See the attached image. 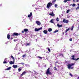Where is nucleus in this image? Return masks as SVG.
Returning <instances> with one entry per match:
<instances>
[{"mask_svg": "<svg viewBox=\"0 0 79 79\" xmlns=\"http://www.w3.org/2000/svg\"><path fill=\"white\" fill-rule=\"evenodd\" d=\"M70 11V10H68L67 11V13H69V12Z\"/></svg>", "mask_w": 79, "mask_h": 79, "instance_id": "f704fd0d", "label": "nucleus"}, {"mask_svg": "<svg viewBox=\"0 0 79 79\" xmlns=\"http://www.w3.org/2000/svg\"><path fill=\"white\" fill-rule=\"evenodd\" d=\"M52 3H53V4H54V3H55V2H56V0H52Z\"/></svg>", "mask_w": 79, "mask_h": 79, "instance_id": "393cba45", "label": "nucleus"}, {"mask_svg": "<svg viewBox=\"0 0 79 79\" xmlns=\"http://www.w3.org/2000/svg\"><path fill=\"white\" fill-rule=\"evenodd\" d=\"M4 60H6V61H7V60H6V59H5Z\"/></svg>", "mask_w": 79, "mask_h": 79, "instance_id": "052dcab7", "label": "nucleus"}, {"mask_svg": "<svg viewBox=\"0 0 79 79\" xmlns=\"http://www.w3.org/2000/svg\"><path fill=\"white\" fill-rule=\"evenodd\" d=\"M58 32V30H56L55 31H54L53 32L54 33H56V32Z\"/></svg>", "mask_w": 79, "mask_h": 79, "instance_id": "cd10ccee", "label": "nucleus"}, {"mask_svg": "<svg viewBox=\"0 0 79 79\" xmlns=\"http://www.w3.org/2000/svg\"><path fill=\"white\" fill-rule=\"evenodd\" d=\"M19 64H22L23 65V64H24V63H19Z\"/></svg>", "mask_w": 79, "mask_h": 79, "instance_id": "72a5a7b5", "label": "nucleus"}, {"mask_svg": "<svg viewBox=\"0 0 79 79\" xmlns=\"http://www.w3.org/2000/svg\"><path fill=\"white\" fill-rule=\"evenodd\" d=\"M14 60H13V61H10V62H9L10 64H14Z\"/></svg>", "mask_w": 79, "mask_h": 79, "instance_id": "f3484780", "label": "nucleus"}, {"mask_svg": "<svg viewBox=\"0 0 79 79\" xmlns=\"http://www.w3.org/2000/svg\"><path fill=\"white\" fill-rule=\"evenodd\" d=\"M11 68V67H10L9 68H7L6 69H5V70H6L7 71H9V70H10V69Z\"/></svg>", "mask_w": 79, "mask_h": 79, "instance_id": "a211bd4d", "label": "nucleus"}, {"mask_svg": "<svg viewBox=\"0 0 79 79\" xmlns=\"http://www.w3.org/2000/svg\"><path fill=\"white\" fill-rule=\"evenodd\" d=\"M72 6H76V4H73Z\"/></svg>", "mask_w": 79, "mask_h": 79, "instance_id": "4c0bfd02", "label": "nucleus"}, {"mask_svg": "<svg viewBox=\"0 0 79 79\" xmlns=\"http://www.w3.org/2000/svg\"><path fill=\"white\" fill-rule=\"evenodd\" d=\"M32 75V76H34V74H32L31 75Z\"/></svg>", "mask_w": 79, "mask_h": 79, "instance_id": "680f3d73", "label": "nucleus"}, {"mask_svg": "<svg viewBox=\"0 0 79 79\" xmlns=\"http://www.w3.org/2000/svg\"><path fill=\"white\" fill-rule=\"evenodd\" d=\"M73 28H74V26H72L71 27V31H73Z\"/></svg>", "mask_w": 79, "mask_h": 79, "instance_id": "7c9ffc66", "label": "nucleus"}, {"mask_svg": "<svg viewBox=\"0 0 79 79\" xmlns=\"http://www.w3.org/2000/svg\"><path fill=\"white\" fill-rule=\"evenodd\" d=\"M55 6L56 8V7L58 6V5H57V4H55Z\"/></svg>", "mask_w": 79, "mask_h": 79, "instance_id": "ea45409f", "label": "nucleus"}, {"mask_svg": "<svg viewBox=\"0 0 79 79\" xmlns=\"http://www.w3.org/2000/svg\"><path fill=\"white\" fill-rule=\"evenodd\" d=\"M63 22L64 23H66L67 24H68V20L64 19L63 20Z\"/></svg>", "mask_w": 79, "mask_h": 79, "instance_id": "1a4fd4ad", "label": "nucleus"}, {"mask_svg": "<svg viewBox=\"0 0 79 79\" xmlns=\"http://www.w3.org/2000/svg\"><path fill=\"white\" fill-rule=\"evenodd\" d=\"M57 26L58 27H62V25H60L58 24H57Z\"/></svg>", "mask_w": 79, "mask_h": 79, "instance_id": "f8f14e48", "label": "nucleus"}, {"mask_svg": "<svg viewBox=\"0 0 79 79\" xmlns=\"http://www.w3.org/2000/svg\"><path fill=\"white\" fill-rule=\"evenodd\" d=\"M16 40H14V42H16Z\"/></svg>", "mask_w": 79, "mask_h": 79, "instance_id": "13d9d810", "label": "nucleus"}, {"mask_svg": "<svg viewBox=\"0 0 79 79\" xmlns=\"http://www.w3.org/2000/svg\"><path fill=\"white\" fill-rule=\"evenodd\" d=\"M42 29V27H41L38 28H35V31L36 32L39 31H40L41 29Z\"/></svg>", "mask_w": 79, "mask_h": 79, "instance_id": "39448f33", "label": "nucleus"}, {"mask_svg": "<svg viewBox=\"0 0 79 79\" xmlns=\"http://www.w3.org/2000/svg\"><path fill=\"white\" fill-rule=\"evenodd\" d=\"M26 55H23L22 56V57L23 58H24V57H26Z\"/></svg>", "mask_w": 79, "mask_h": 79, "instance_id": "2f4dec72", "label": "nucleus"}, {"mask_svg": "<svg viewBox=\"0 0 79 79\" xmlns=\"http://www.w3.org/2000/svg\"><path fill=\"white\" fill-rule=\"evenodd\" d=\"M20 54V53H19V52L18 53V54Z\"/></svg>", "mask_w": 79, "mask_h": 79, "instance_id": "338daca9", "label": "nucleus"}, {"mask_svg": "<svg viewBox=\"0 0 79 79\" xmlns=\"http://www.w3.org/2000/svg\"><path fill=\"white\" fill-rule=\"evenodd\" d=\"M73 50L72 49H71L70 50V52H72Z\"/></svg>", "mask_w": 79, "mask_h": 79, "instance_id": "8fccbe9b", "label": "nucleus"}, {"mask_svg": "<svg viewBox=\"0 0 79 79\" xmlns=\"http://www.w3.org/2000/svg\"><path fill=\"white\" fill-rule=\"evenodd\" d=\"M78 7H79V4H78Z\"/></svg>", "mask_w": 79, "mask_h": 79, "instance_id": "774afa93", "label": "nucleus"}, {"mask_svg": "<svg viewBox=\"0 0 79 79\" xmlns=\"http://www.w3.org/2000/svg\"><path fill=\"white\" fill-rule=\"evenodd\" d=\"M11 39H13V38H11Z\"/></svg>", "mask_w": 79, "mask_h": 79, "instance_id": "69168bd1", "label": "nucleus"}, {"mask_svg": "<svg viewBox=\"0 0 79 79\" xmlns=\"http://www.w3.org/2000/svg\"><path fill=\"white\" fill-rule=\"evenodd\" d=\"M74 64H75L74 63L71 64H69L68 65V68L69 69H73V68H74V67H71L72 66H74Z\"/></svg>", "mask_w": 79, "mask_h": 79, "instance_id": "f257e3e1", "label": "nucleus"}, {"mask_svg": "<svg viewBox=\"0 0 79 79\" xmlns=\"http://www.w3.org/2000/svg\"><path fill=\"white\" fill-rule=\"evenodd\" d=\"M53 19H52L51 20V21L50 22V23H54V22H53Z\"/></svg>", "mask_w": 79, "mask_h": 79, "instance_id": "412c9836", "label": "nucleus"}, {"mask_svg": "<svg viewBox=\"0 0 79 79\" xmlns=\"http://www.w3.org/2000/svg\"><path fill=\"white\" fill-rule=\"evenodd\" d=\"M23 31L25 32H27V31H28V29H24Z\"/></svg>", "mask_w": 79, "mask_h": 79, "instance_id": "aec40b11", "label": "nucleus"}, {"mask_svg": "<svg viewBox=\"0 0 79 79\" xmlns=\"http://www.w3.org/2000/svg\"><path fill=\"white\" fill-rule=\"evenodd\" d=\"M70 29L69 28H68L66 30V32H67V31H69Z\"/></svg>", "mask_w": 79, "mask_h": 79, "instance_id": "a878e982", "label": "nucleus"}, {"mask_svg": "<svg viewBox=\"0 0 79 79\" xmlns=\"http://www.w3.org/2000/svg\"><path fill=\"white\" fill-rule=\"evenodd\" d=\"M69 75L71 77H73V74H72L71 73H69Z\"/></svg>", "mask_w": 79, "mask_h": 79, "instance_id": "473e14b6", "label": "nucleus"}, {"mask_svg": "<svg viewBox=\"0 0 79 79\" xmlns=\"http://www.w3.org/2000/svg\"><path fill=\"white\" fill-rule=\"evenodd\" d=\"M29 19L31 21H32V18L31 19V18H30Z\"/></svg>", "mask_w": 79, "mask_h": 79, "instance_id": "37998d69", "label": "nucleus"}, {"mask_svg": "<svg viewBox=\"0 0 79 79\" xmlns=\"http://www.w3.org/2000/svg\"><path fill=\"white\" fill-rule=\"evenodd\" d=\"M60 56H63V57H64L63 54H60Z\"/></svg>", "mask_w": 79, "mask_h": 79, "instance_id": "bb28decb", "label": "nucleus"}, {"mask_svg": "<svg viewBox=\"0 0 79 79\" xmlns=\"http://www.w3.org/2000/svg\"><path fill=\"white\" fill-rule=\"evenodd\" d=\"M18 60H19V59H20V58L19 57L18 58Z\"/></svg>", "mask_w": 79, "mask_h": 79, "instance_id": "bf43d9fd", "label": "nucleus"}, {"mask_svg": "<svg viewBox=\"0 0 79 79\" xmlns=\"http://www.w3.org/2000/svg\"><path fill=\"white\" fill-rule=\"evenodd\" d=\"M2 4H0V6H2Z\"/></svg>", "mask_w": 79, "mask_h": 79, "instance_id": "0e129e2a", "label": "nucleus"}, {"mask_svg": "<svg viewBox=\"0 0 79 79\" xmlns=\"http://www.w3.org/2000/svg\"><path fill=\"white\" fill-rule=\"evenodd\" d=\"M18 35H19V34L17 33H14L12 34V36H15V35H16V36H18Z\"/></svg>", "mask_w": 79, "mask_h": 79, "instance_id": "423d86ee", "label": "nucleus"}, {"mask_svg": "<svg viewBox=\"0 0 79 79\" xmlns=\"http://www.w3.org/2000/svg\"><path fill=\"white\" fill-rule=\"evenodd\" d=\"M22 67H20L18 69L19 72H20V71H21L22 70Z\"/></svg>", "mask_w": 79, "mask_h": 79, "instance_id": "2eb2a0df", "label": "nucleus"}, {"mask_svg": "<svg viewBox=\"0 0 79 79\" xmlns=\"http://www.w3.org/2000/svg\"><path fill=\"white\" fill-rule=\"evenodd\" d=\"M49 15H50V16H54L55 15V14L53 13V11H52V13H49Z\"/></svg>", "mask_w": 79, "mask_h": 79, "instance_id": "9d476101", "label": "nucleus"}, {"mask_svg": "<svg viewBox=\"0 0 79 79\" xmlns=\"http://www.w3.org/2000/svg\"><path fill=\"white\" fill-rule=\"evenodd\" d=\"M63 51H64V52H66V49H65V48H64V49L63 50Z\"/></svg>", "mask_w": 79, "mask_h": 79, "instance_id": "c03bdc74", "label": "nucleus"}, {"mask_svg": "<svg viewBox=\"0 0 79 79\" xmlns=\"http://www.w3.org/2000/svg\"><path fill=\"white\" fill-rule=\"evenodd\" d=\"M43 32L45 34H46L48 33V31L47 30H44L43 31Z\"/></svg>", "mask_w": 79, "mask_h": 79, "instance_id": "4468645a", "label": "nucleus"}, {"mask_svg": "<svg viewBox=\"0 0 79 79\" xmlns=\"http://www.w3.org/2000/svg\"><path fill=\"white\" fill-rule=\"evenodd\" d=\"M39 8H36V10H39Z\"/></svg>", "mask_w": 79, "mask_h": 79, "instance_id": "5fc2aeb1", "label": "nucleus"}, {"mask_svg": "<svg viewBox=\"0 0 79 79\" xmlns=\"http://www.w3.org/2000/svg\"><path fill=\"white\" fill-rule=\"evenodd\" d=\"M69 40H70V41H72V40H73L72 39V38H70L69 39Z\"/></svg>", "mask_w": 79, "mask_h": 79, "instance_id": "a19ab883", "label": "nucleus"}, {"mask_svg": "<svg viewBox=\"0 0 79 79\" xmlns=\"http://www.w3.org/2000/svg\"><path fill=\"white\" fill-rule=\"evenodd\" d=\"M48 51H49V52H50V48H48Z\"/></svg>", "mask_w": 79, "mask_h": 79, "instance_id": "79ce46f5", "label": "nucleus"}, {"mask_svg": "<svg viewBox=\"0 0 79 79\" xmlns=\"http://www.w3.org/2000/svg\"><path fill=\"white\" fill-rule=\"evenodd\" d=\"M57 21L58 22L59 21V19L58 18H57L56 19Z\"/></svg>", "mask_w": 79, "mask_h": 79, "instance_id": "58836bf2", "label": "nucleus"}, {"mask_svg": "<svg viewBox=\"0 0 79 79\" xmlns=\"http://www.w3.org/2000/svg\"><path fill=\"white\" fill-rule=\"evenodd\" d=\"M67 0H64V3H66V2H67Z\"/></svg>", "mask_w": 79, "mask_h": 79, "instance_id": "e433bc0d", "label": "nucleus"}, {"mask_svg": "<svg viewBox=\"0 0 79 79\" xmlns=\"http://www.w3.org/2000/svg\"><path fill=\"white\" fill-rule=\"evenodd\" d=\"M79 6H78L77 7V8H76V10H77L78 9H79Z\"/></svg>", "mask_w": 79, "mask_h": 79, "instance_id": "a18cd8bd", "label": "nucleus"}, {"mask_svg": "<svg viewBox=\"0 0 79 79\" xmlns=\"http://www.w3.org/2000/svg\"><path fill=\"white\" fill-rule=\"evenodd\" d=\"M54 69L55 70H57V69L55 68Z\"/></svg>", "mask_w": 79, "mask_h": 79, "instance_id": "6e6d98bb", "label": "nucleus"}, {"mask_svg": "<svg viewBox=\"0 0 79 79\" xmlns=\"http://www.w3.org/2000/svg\"><path fill=\"white\" fill-rule=\"evenodd\" d=\"M73 2H76V1H75V0H73Z\"/></svg>", "mask_w": 79, "mask_h": 79, "instance_id": "09e8293b", "label": "nucleus"}, {"mask_svg": "<svg viewBox=\"0 0 79 79\" xmlns=\"http://www.w3.org/2000/svg\"><path fill=\"white\" fill-rule=\"evenodd\" d=\"M25 45L26 46H29L30 45V43H27V44H25Z\"/></svg>", "mask_w": 79, "mask_h": 79, "instance_id": "5701e85b", "label": "nucleus"}, {"mask_svg": "<svg viewBox=\"0 0 79 79\" xmlns=\"http://www.w3.org/2000/svg\"><path fill=\"white\" fill-rule=\"evenodd\" d=\"M43 67H46L47 66V65H46L44 64H43Z\"/></svg>", "mask_w": 79, "mask_h": 79, "instance_id": "c85d7f7f", "label": "nucleus"}, {"mask_svg": "<svg viewBox=\"0 0 79 79\" xmlns=\"http://www.w3.org/2000/svg\"><path fill=\"white\" fill-rule=\"evenodd\" d=\"M10 57L11 58H12V59H13V61H15V58H14V57H13V56L11 55V56H10Z\"/></svg>", "mask_w": 79, "mask_h": 79, "instance_id": "b1692460", "label": "nucleus"}, {"mask_svg": "<svg viewBox=\"0 0 79 79\" xmlns=\"http://www.w3.org/2000/svg\"><path fill=\"white\" fill-rule=\"evenodd\" d=\"M4 61H3L4 64H7V63H8V62H6V60H4Z\"/></svg>", "mask_w": 79, "mask_h": 79, "instance_id": "dca6fc26", "label": "nucleus"}, {"mask_svg": "<svg viewBox=\"0 0 79 79\" xmlns=\"http://www.w3.org/2000/svg\"><path fill=\"white\" fill-rule=\"evenodd\" d=\"M31 16H32V12H31L30 15H28V18H30V17H31Z\"/></svg>", "mask_w": 79, "mask_h": 79, "instance_id": "ddd939ff", "label": "nucleus"}, {"mask_svg": "<svg viewBox=\"0 0 79 79\" xmlns=\"http://www.w3.org/2000/svg\"><path fill=\"white\" fill-rule=\"evenodd\" d=\"M52 5L53 3L50 2L48 3L47 6V8L48 9H50V8H51V7H52Z\"/></svg>", "mask_w": 79, "mask_h": 79, "instance_id": "f03ea898", "label": "nucleus"}, {"mask_svg": "<svg viewBox=\"0 0 79 79\" xmlns=\"http://www.w3.org/2000/svg\"><path fill=\"white\" fill-rule=\"evenodd\" d=\"M75 56L74 55H73V56H72L71 57V59L72 60H75V61H77L78 60H79V58H77V59L74 58Z\"/></svg>", "mask_w": 79, "mask_h": 79, "instance_id": "20e7f679", "label": "nucleus"}, {"mask_svg": "<svg viewBox=\"0 0 79 79\" xmlns=\"http://www.w3.org/2000/svg\"><path fill=\"white\" fill-rule=\"evenodd\" d=\"M8 42H6V43H5V44H8Z\"/></svg>", "mask_w": 79, "mask_h": 79, "instance_id": "3c124183", "label": "nucleus"}, {"mask_svg": "<svg viewBox=\"0 0 79 79\" xmlns=\"http://www.w3.org/2000/svg\"><path fill=\"white\" fill-rule=\"evenodd\" d=\"M37 58H40V59H42V57L40 56H38L37 57Z\"/></svg>", "mask_w": 79, "mask_h": 79, "instance_id": "c756f323", "label": "nucleus"}, {"mask_svg": "<svg viewBox=\"0 0 79 79\" xmlns=\"http://www.w3.org/2000/svg\"><path fill=\"white\" fill-rule=\"evenodd\" d=\"M36 23L38 25V26H40V25H41V23L39 21H36Z\"/></svg>", "mask_w": 79, "mask_h": 79, "instance_id": "6e6552de", "label": "nucleus"}, {"mask_svg": "<svg viewBox=\"0 0 79 79\" xmlns=\"http://www.w3.org/2000/svg\"><path fill=\"white\" fill-rule=\"evenodd\" d=\"M25 74H26V71H25L23 72L22 73L21 75L20 76L21 77H22L23 76H24V75H25Z\"/></svg>", "mask_w": 79, "mask_h": 79, "instance_id": "0eeeda50", "label": "nucleus"}, {"mask_svg": "<svg viewBox=\"0 0 79 79\" xmlns=\"http://www.w3.org/2000/svg\"><path fill=\"white\" fill-rule=\"evenodd\" d=\"M77 2H79V0H77V1H76Z\"/></svg>", "mask_w": 79, "mask_h": 79, "instance_id": "de8ad7c7", "label": "nucleus"}, {"mask_svg": "<svg viewBox=\"0 0 79 79\" xmlns=\"http://www.w3.org/2000/svg\"><path fill=\"white\" fill-rule=\"evenodd\" d=\"M10 35L9 34H8L7 35V38L8 39H10Z\"/></svg>", "mask_w": 79, "mask_h": 79, "instance_id": "4be33fe9", "label": "nucleus"}, {"mask_svg": "<svg viewBox=\"0 0 79 79\" xmlns=\"http://www.w3.org/2000/svg\"><path fill=\"white\" fill-rule=\"evenodd\" d=\"M46 74L47 75H48V74H52V73L50 71V68H48V69L47 70L46 72Z\"/></svg>", "mask_w": 79, "mask_h": 79, "instance_id": "7ed1b4c3", "label": "nucleus"}, {"mask_svg": "<svg viewBox=\"0 0 79 79\" xmlns=\"http://www.w3.org/2000/svg\"><path fill=\"white\" fill-rule=\"evenodd\" d=\"M38 64V66H40V64Z\"/></svg>", "mask_w": 79, "mask_h": 79, "instance_id": "864d4df0", "label": "nucleus"}, {"mask_svg": "<svg viewBox=\"0 0 79 79\" xmlns=\"http://www.w3.org/2000/svg\"><path fill=\"white\" fill-rule=\"evenodd\" d=\"M71 0H67V1H71Z\"/></svg>", "mask_w": 79, "mask_h": 79, "instance_id": "4d7b16f0", "label": "nucleus"}, {"mask_svg": "<svg viewBox=\"0 0 79 79\" xmlns=\"http://www.w3.org/2000/svg\"><path fill=\"white\" fill-rule=\"evenodd\" d=\"M67 34H67V33H66V34H65L66 35H67Z\"/></svg>", "mask_w": 79, "mask_h": 79, "instance_id": "e2e57ef3", "label": "nucleus"}, {"mask_svg": "<svg viewBox=\"0 0 79 79\" xmlns=\"http://www.w3.org/2000/svg\"><path fill=\"white\" fill-rule=\"evenodd\" d=\"M12 67L15 69L17 68L18 67V65H13Z\"/></svg>", "mask_w": 79, "mask_h": 79, "instance_id": "9b49d317", "label": "nucleus"}, {"mask_svg": "<svg viewBox=\"0 0 79 79\" xmlns=\"http://www.w3.org/2000/svg\"><path fill=\"white\" fill-rule=\"evenodd\" d=\"M24 31H22V33H24Z\"/></svg>", "mask_w": 79, "mask_h": 79, "instance_id": "49530a36", "label": "nucleus"}, {"mask_svg": "<svg viewBox=\"0 0 79 79\" xmlns=\"http://www.w3.org/2000/svg\"><path fill=\"white\" fill-rule=\"evenodd\" d=\"M32 73H33V74H36V73H35V71H33V72H32Z\"/></svg>", "mask_w": 79, "mask_h": 79, "instance_id": "c9c22d12", "label": "nucleus"}, {"mask_svg": "<svg viewBox=\"0 0 79 79\" xmlns=\"http://www.w3.org/2000/svg\"><path fill=\"white\" fill-rule=\"evenodd\" d=\"M52 31V29L50 28H49L48 29V31L49 32H51Z\"/></svg>", "mask_w": 79, "mask_h": 79, "instance_id": "6ab92c4d", "label": "nucleus"}, {"mask_svg": "<svg viewBox=\"0 0 79 79\" xmlns=\"http://www.w3.org/2000/svg\"><path fill=\"white\" fill-rule=\"evenodd\" d=\"M40 0H38V1H37V2H36V3H37V2H40Z\"/></svg>", "mask_w": 79, "mask_h": 79, "instance_id": "603ef678", "label": "nucleus"}]
</instances>
